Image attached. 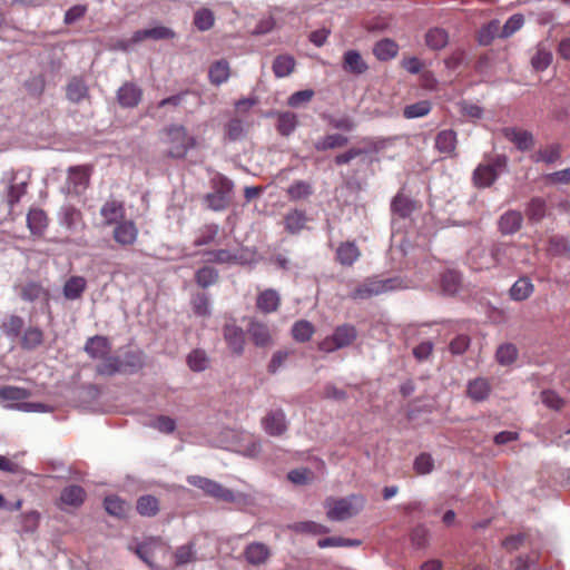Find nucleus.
<instances>
[{
    "instance_id": "nucleus-29",
    "label": "nucleus",
    "mask_w": 570,
    "mask_h": 570,
    "mask_svg": "<svg viewBox=\"0 0 570 570\" xmlns=\"http://www.w3.org/2000/svg\"><path fill=\"white\" fill-rule=\"evenodd\" d=\"M534 285L528 277L519 278L510 288L509 294L511 299L521 302L532 295Z\"/></svg>"
},
{
    "instance_id": "nucleus-54",
    "label": "nucleus",
    "mask_w": 570,
    "mask_h": 570,
    "mask_svg": "<svg viewBox=\"0 0 570 570\" xmlns=\"http://www.w3.org/2000/svg\"><path fill=\"white\" fill-rule=\"evenodd\" d=\"M431 111V104L428 100H421L415 104L409 105L403 110V116L406 119H414L426 116Z\"/></svg>"
},
{
    "instance_id": "nucleus-21",
    "label": "nucleus",
    "mask_w": 570,
    "mask_h": 570,
    "mask_svg": "<svg viewBox=\"0 0 570 570\" xmlns=\"http://www.w3.org/2000/svg\"><path fill=\"white\" fill-rule=\"evenodd\" d=\"M244 556L248 563L259 566L267 561L271 556V551L265 543L253 542L246 547Z\"/></svg>"
},
{
    "instance_id": "nucleus-1",
    "label": "nucleus",
    "mask_w": 570,
    "mask_h": 570,
    "mask_svg": "<svg viewBox=\"0 0 570 570\" xmlns=\"http://www.w3.org/2000/svg\"><path fill=\"white\" fill-rule=\"evenodd\" d=\"M412 287H414V285L402 276H391L386 278L381 276H373L356 285L355 288L351 292L350 297L355 301H364L373 296L389 294Z\"/></svg>"
},
{
    "instance_id": "nucleus-22",
    "label": "nucleus",
    "mask_w": 570,
    "mask_h": 570,
    "mask_svg": "<svg viewBox=\"0 0 570 570\" xmlns=\"http://www.w3.org/2000/svg\"><path fill=\"white\" fill-rule=\"evenodd\" d=\"M86 353L92 358H102L111 351L109 341L104 336H92L85 345Z\"/></svg>"
},
{
    "instance_id": "nucleus-62",
    "label": "nucleus",
    "mask_w": 570,
    "mask_h": 570,
    "mask_svg": "<svg viewBox=\"0 0 570 570\" xmlns=\"http://www.w3.org/2000/svg\"><path fill=\"white\" fill-rule=\"evenodd\" d=\"M559 157H560V148L558 145H551L543 149H540L533 156L534 161H537V163L542 161V163H547V164H552V163L557 161L559 159Z\"/></svg>"
},
{
    "instance_id": "nucleus-60",
    "label": "nucleus",
    "mask_w": 570,
    "mask_h": 570,
    "mask_svg": "<svg viewBox=\"0 0 570 570\" xmlns=\"http://www.w3.org/2000/svg\"><path fill=\"white\" fill-rule=\"evenodd\" d=\"M502 27L499 20L490 21L480 32V42L489 45L495 37H500Z\"/></svg>"
},
{
    "instance_id": "nucleus-31",
    "label": "nucleus",
    "mask_w": 570,
    "mask_h": 570,
    "mask_svg": "<svg viewBox=\"0 0 570 570\" xmlns=\"http://www.w3.org/2000/svg\"><path fill=\"white\" fill-rule=\"evenodd\" d=\"M448 42H449V35L442 28H438V27L432 28L425 35V45L431 50H441L448 45Z\"/></svg>"
},
{
    "instance_id": "nucleus-7",
    "label": "nucleus",
    "mask_w": 570,
    "mask_h": 570,
    "mask_svg": "<svg viewBox=\"0 0 570 570\" xmlns=\"http://www.w3.org/2000/svg\"><path fill=\"white\" fill-rule=\"evenodd\" d=\"M215 190L206 196V202L213 210L225 209L232 200L233 183L226 177L218 176L214 179Z\"/></svg>"
},
{
    "instance_id": "nucleus-34",
    "label": "nucleus",
    "mask_w": 570,
    "mask_h": 570,
    "mask_svg": "<svg viewBox=\"0 0 570 570\" xmlns=\"http://www.w3.org/2000/svg\"><path fill=\"white\" fill-rule=\"evenodd\" d=\"M210 82L219 86L226 82L230 76L229 65L226 60H218L214 62L208 72Z\"/></svg>"
},
{
    "instance_id": "nucleus-35",
    "label": "nucleus",
    "mask_w": 570,
    "mask_h": 570,
    "mask_svg": "<svg viewBox=\"0 0 570 570\" xmlns=\"http://www.w3.org/2000/svg\"><path fill=\"white\" fill-rule=\"evenodd\" d=\"M415 208V204L409 197L397 194L391 204L392 213L402 218L409 217Z\"/></svg>"
},
{
    "instance_id": "nucleus-53",
    "label": "nucleus",
    "mask_w": 570,
    "mask_h": 570,
    "mask_svg": "<svg viewBox=\"0 0 570 570\" xmlns=\"http://www.w3.org/2000/svg\"><path fill=\"white\" fill-rule=\"evenodd\" d=\"M43 342V333L38 327H29L22 335L21 345L26 350H35Z\"/></svg>"
},
{
    "instance_id": "nucleus-12",
    "label": "nucleus",
    "mask_w": 570,
    "mask_h": 570,
    "mask_svg": "<svg viewBox=\"0 0 570 570\" xmlns=\"http://www.w3.org/2000/svg\"><path fill=\"white\" fill-rule=\"evenodd\" d=\"M17 295L26 302H36L48 298V291L37 281L17 282L13 285Z\"/></svg>"
},
{
    "instance_id": "nucleus-14",
    "label": "nucleus",
    "mask_w": 570,
    "mask_h": 570,
    "mask_svg": "<svg viewBox=\"0 0 570 570\" xmlns=\"http://www.w3.org/2000/svg\"><path fill=\"white\" fill-rule=\"evenodd\" d=\"M112 236L119 245L130 246L137 240L138 228L132 220L122 219L115 226Z\"/></svg>"
},
{
    "instance_id": "nucleus-63",
    "label": "nucleus",
    "mask_w": 570,
    "mask_h": 570,
    "mask_svg": "<svg viewBox=\"0 0 570 570\" xmlns=\"http://www.w3.org/2000/svg\"><path fill=\"white\" fill-rule=\"evenodd\" d=\"M524 23V18L520 13H515L511 16L501 30V38H508L512 36L514 32H517Z\"/></svg>"
},
{
    "instance_id": "nucleus-11",
    "label": "nucleus",
    "mask_w": 570,
    "mask_h": 570,
    "mask_svg": "<svg viewBox=\"0 0 570 570\" xmlns=\"http://www.w3.org/2000/svg\"><path fill=\"white\" fill-rule=\"evenodd\" d=\"M468 262L471 268L475 271L490 269L495 267L492 246L485 247L482 245L471 248L468 254Z\"/></svg>"
},
{
    "instance_id": "nucleus-43",
    "label": "nucleus",
    "mask_w": 570,
    "mask_h": 570,
    "mask_svg": "<svg viewBox=\"0 0 570 570\" xmlns=\"http://www.w3.org/2000/svg\"><path fill=\"white\" fill-rule=\"evenodd\" d=\"M187 364L194 372H203L209 366V357L204 350L196 348L187 356Z\"/></svg>"
},
{
    "instance_id": "nucleus-64",
    "label": "nucleus",
    "mask_w": 570,
    "mask_h": 570,
    "mask_svg": "<svg viewBox=\"0 0 570 570\" xmlns=\"http://www.w3.org/2000/svg\"><path fill=\"white\" fill-rule=\"evenodd\" d=\"M29 396L26 389L17 386H3L0 389V397L7 401H22Z\"/></svg>"
},
{
    "instance_id": "nucleus-4",
    "label": "nucleus",
    "mask_w": 570,
    "mask_h": 570,
    "mask_svg": "<svg viewBox=\"0 0 570 570\" xmlns=\"http://www.w3.org/2000/svg\"><path fill=\"white\" fill-rule=\"evenodd\" d=\"M165 134V141L169 145L167 154L173 158H184L196 144L195 138L188 135L187 129L181 125L168 127Z\"/></svg>"
},
{
    "instance_id": "nucleus-20",
    "label": "nucleus",
    "mask_w": 570,
    "mask_h": 570,
    "mask_svg": "<svg viewBox=\"0 0 570 570\" xmlns=\"http://www.w3.org/2000/svg\"><path fill=\"white\" fill-rule=\"evenodd\" d=\"M224 337L233 353L240 355L244 352L245 337L240 327L233 323L226 324Z\"/></svg>"
},
{
    "instance_id": "nucleus-33",
    "label": "nucleus",
    "mask_w": 570,
    "mask_h": 570,
    "mask_svg": "<svg viewBox=\"0 0 570 570\" xmlns=\"http://www.w3.org/2000/svg\"><path fill=\"white\" fill-rule=\"evenodd\" d=\"M348 142V138L341 134H332L326 135L323 138H320L314 147L317 151H325L328 149H336L346 146Z\"/></svg>"
},
{
    "instance_id": "nucleus-13",
    "label": "nucleus",
    "mask_w": 570,
    "mask_h": 570,
    "mask_svg": "<svg viewBox=\"0 0 570 570\" xmlns=\"http://www.w3.org/2000/svg\"><path fill=\"white\" fill-rule=\"evenodd\" d=\"M102 224L106 226L117 225L125 219L126 209L121 202L116 199L107 200L99 210Z\"/></svg>"
},
{
    "instance_id": "nucleus-42",
    "label": "nucleus",
    "mask_w": 570,
    "mask_h": 570,
    "mask_svg": "<svg viewBox=\"0 0 570 570\" xmlns=\"http://www.w3.org/2000/svg\"><path fill=\"white\" fill-rule=\"evenodd\" d=\"M295 67V60L288 55H281L275 58L273 63V71L277 78L289 76Z\"/></svg>"
},
{
    "instance_id": "nucleus-26",
    "label": "nucleus",
    "mask_w": 570,
    "mask_h": 570,
    "mask_svg": "<svg viewBox=\"0 0 570 570\" xmlns=\"http://www.w3.org/2000/svg\"><path fill=\"white\" fill-rule=\"evenodd\" d=\"M308 222L306 214L299 209L288 212L284 218L285 229L291 234L301 233Z\"/></svg>"
},
{
    "instance_id": "nucleus-16",
    "label": "nucleus",
    "mask_w": 570,
    "mask_h": 570,
    "mask_svg": "<svg viewBox=\"0 0 570 570\" xmlns=\"http://www.w3.org/2000/svg\"><path fill=\"white\" fill-rule=\"evenodd\" d=\"M142 97V90L132 82H125L117 91L118 104L122 108L138 106Z\"/></svg>"
},
{
    "instance_id": "nucleus-28",
    "label": "nucleus",
    "mask_w": 570,
    "mask_h": 570,
    "mask_svg": "<svg viewBox=\"0 0 570 570\" xmlns=\"http://www.w3.org/2000/svg\"><path fill=\"white\" fill-rule=\"evenodd\" d=\"M207 262L217 264H243L244 259L238 253L229 249H217L206 252Z\"/></svg>"
},
{
    "instance_id": "nucleus-37",
    "label": "nucleus",
    "mask_w": 570,
    "mask_h": 570,
    "mask_svg": "<svg viewBox=\"0 0 570 570\" xmlns=\"http://www.w3.org/2000/svg\"><path fill=\"white\" fill-rule=\"evenodd\" d=\"M101 363L97 365V373L100 375L111 376L116 373H121L124 367L121 366V358L117 356H110L109 354L100 358Z\"/></svg>"
},
{
    "instance_id": "nucleus-59",
    "label": "nucleus",
    "mask_w": 570,
    "mask_h": 570,
    "mask_svg": "<svg viewBox=\"0 0 570 570\" xmlns=\"http://www.w3.org/2000/svg\"><path fill=\"white\" fill-rule=\"evenodd\" d=\"M191 306L195 315L208 317L212 313L209 298L205 294H196L191 299Z\"/></svg>"
},
{
    "instance_id": "nucleus-36",
    "label": "nucleus",
    "mask_w": 570,
    "mask_h": 570,
    "mask_svg": "<svg viewBox=\"0 0 570 570\" xmlns=\"http://www.w3.org/2000/svg\"><path fill=\"white\" fill-rule=\"evenodd\" d=\"M105 509L110 515L124 518L127 515L130 505L125 500L110 495L105 499Z\"/></svg>"
},
{
    "instance_id": "nucleus-23",
    "label": "nucleus",
    "mask_w": 570,
    "mask_h": 570,
    "mask_svg": "<svg viewBox=\"0 0 570 570\" xmlns=\"http://www.w3.org/2000/svg\"><path fill=\"white\" fill-rule=\"evenodd\" d=\"M466 393L475 402H482L491 393V384L485 377H476L468 383Z\"/></svg>"
},
{
    "instance_id": "nucleus-17",
    "label": "nucleus",
    "mask_w": 570,
    "mask_h": 570,
    "mask_svg": "<svg viewBox=\"0 0 570 570\" xmlns=\"http://www.w3.org/2000/svg\"><path fill=\"white\" fill-rule=\"evenodd\" d=\"M262 423L265 432L273 436L282 435L287 430L285 413L282 410L268 412Z\"/></svg>"
},
{
    "instance_id": "nucleus-6",
    "label": "nucleus",
    "mask_w": 570,
    "mask_h": 570,
    "mask_svg": "<svg viewBox=\"0 0 570 570\" xmlns=\"http://www.w3.org/2000/svg\"><path fill=\"white\" fill-rule=\"evenodd\" d=\"M2 181L6 185V202L12 208L26 194L28 176L24 173L8 171L3 174Z\"/></svg>"
},
{
    "instance_id": "nucleus-41",
    "label": "nucleus",
    "mask_w": 570,
    "mask_h": 570,
    "mask_svg": "<svg viewBox=\"0 0 570 570\" xmlns=\"http://www.w3.org/2000/svg\"><path fill=\"white\" fill-rule=\"evenodd\" d=\"M277 119V130L282 136L292 135L298 125L296 115L289 111L279 112Z\"/></svg>"
},
{
    "instance_id": "nucleus-38",
    "label": "nucleus",
    "mask_w": 570,
    "mask_h": 570,
    "mask_svg": "<svg viewBox=\"0 0 570 570\" xmlns=\"http://www.w3.org/2000/svg\"><path fill=\"white\" fill-rule=\"evenodd\" d=\"M360 256V250L353 243L341 244L336 250L337 261L342 265L351 266Z\"/></svg>"
},
{
    "instance_id": "nucleus-51",
    "label": "nucleus",
    "mask_w": 570,
    "mask_h": 570,
    "mask_svg": "<svg viewBox=\"0 0 570 570\" xmlns=\"http://www.w3.org/2000/svg\"><path fill=\"white\" fill-rule=\"evenodd\" d=\"M442 289L446 295L455 294L461 285V276L455 271H446L441 277Z\"/></svg>"
},
{
    "instance_id": "nucleus-24",
    "label": "nucleus",
    "mask_w": 570,
    "mask_h": 570,
    "mask_svg": "<svg viewBox=\"0 0 570 570\" xmlns=\"http://www.w3.org/2000/svg\"><path fill=\"white\" fill-rule=\"evenodd\" d=\"M523 217L520 212L509 210L499 220V229L504 235L517 233L522 226Z\"/></svg>"
},
{
    "instance_id": "nucleus-47",
    "label": "nucleus",
    "mask_w": 570,
    "mask_h": 570,
    "mask_svg": "<svg viewBox=\"0 0 570 570\" xmlns=\"http://www.w3.org/2000/svg\"><path fill=\"white\" fill-rule=\"evenodd\" d=\"M85 498V491L79 485H69L61 492V502L68 505H79L82 503Z\"/></svg>"
},
{
    "instance_id": "nucleus-27",
    "label": "nucleus",
    "mask_w": 570,
    "mask_h": 570,
    "mask_svg": "<svg viewBox=\"0 0 570 570\" xmlns=\"http://www.w3.org/2000/svg\"><path fill=\"white\" fill-rule=\"evenodd\" d=\"M87 287V281L82 276H71L63 285V296L69 301H76L81 297Z\"/></svg>"
},
{
    "instance_id": "nucleus-19",
    "label": "nucleus",
    "mask_w": 570,
    "mask_h": 570,
    "mask_svg": "<svg viewBox=\"0 0 570 570\" xmlns=\"http://www.w3.org/2000/svg\"><path fill=\"white\" fill-rule=\"evenodd\" d=\"M495 266H507L511 263L519 262L518 257L513 256V252L520 250L519 246L507 243H497L492 245Z\"/></svg>"
},
{
    "instance_id": "nucleus-32",
    "label": "nucleus",
    "mask_w": 570,
    "mask_h": 570,
    "mask_svg": "<svg viewBox=\"0 0 570 570\" xmlns=\"http://www.w3.org/2000/svg\"><path fill=\"white\" fill-rule=\"evenodd\" d=\"M248 334L257 346H265L271 342L269 328L259 322L253 321L248 326Z\"/></svg>"
},
{
    "instance_id": "nucleus-15",
    "label": "nucleus",
    "mask_w": 570,
    "mask_h": 570,
    "mask_svg": "<svg viewBox=\"0 0 570 570\" xmlns=\"http://www.w3.org/2000/svg\"><path fill=\"white\" fill-rule=\"evenodd\" d=\"M458 136L452 129H444L438 132L434 139L435 149L445 157H454L456 155Z\"/></svg>"
},
{
    "instance_id": "nucleus-44",
    "label": "nucleus",
    "mask_w": 570,
    "mask_h": 570,
    "mask_svg": "<svg viewBox=\"0 0 570 570\" xmlns=\"http://www.w3.org/2000/svg\"><path fill=\"white\" fill-rule=\"evenodd\" d=\"M286 193L291 200H302L313 194V187L305 180H296L287 188Z\"/></svg>"
},
{
    "instance_id": "nucleus-52",
    "label": "nucleus",
    "mask_w": 570,
    "mask_h": 570,
    "mask_svg": "<svg viewBox=\"0 0 570 570\" xmlns=\"http://www.w3.org/2000/svg\"><path fill=\"white\" fill-rule=\"evenodd\" d=\"M121 373H135L144 366V355L140 352H128L121 360Z\"/></svg>"
},
{
    "instance_id": "nucleus-58",
    "label": "nucleus",
    "mask_w": 570,
    "mask_h": 570,
    "mask_svg": "<svg viewBox=\"0 0 570 570\" xmlns=\"http://www.w3.org/2000/svg\"><path fill=\"white\" fill-rule=\"evenodd\" d=\"M546 203L541 198H533L527 207V216L531 222L538 223L546 216Z\"/></svg>"
},
{
    "instance_id": "nucleus-2",
    "label": "nucleus",
    "mask_w": 570,
    "mask_h": 570,
    "mask_svg": "<svg viewBox=\"0 0 570 570\" xmlns=\"http://www.w3.org/2000/svg\"><path fill=\"white\" fill-rule=\"evenodd\" d=\"M187 482L204 491L205 494L217 500L234 503L237 508H245L254 504V498L244 492L233 491L220 483L200 475H189Z\"/></svg>"
},
{
    "instance_id": "nucleus-8",
    "label": "nucleus",
    "mask_w": 570,
    "mask_h": 570,
    "mask_svg": "<svg viewBox=\"0 0 570 570\" xmlns=\"http://www.w3.org/2000/svg\"><path fill=\"white\" fill-rule=\"evenodd\" d=\"M175 37V32L164 26H157L149 29H141L134 32L131 38L124 39L119 42V47L122 50H130L132 47L146 39H154V40H160V39H171Z\"/></svg>"
},
{
    "instance_id": "nucleus-48",
    "label": "nucleus",
    "mask_w": 570,
    "mask_h": 570,
    "mask_svg": "<svg viewBox=\"0 0 570 570\" xmlns=\"http://www.w3.org/2000/svg\"><path fill=\"white\" fill-rule=\"evenodd\" d=\"M278 304L279 296L273 289H267L263 292L257 298V307L265 313L275 311Z\"/></svg>"
},
{
    "instance_id": "nucleus-10",
    "label": "nucleus",
    "mask_w": 570,
    "mask_h": 570,
    "mask_svg": "<svg viewBox=\"0 0 570 570\" xmlns=\"http://www.w3.org/2000/svg\"><path fill=\"white\" fill-rule=\"evenodd\" d=\"M505 166V158L498 157L493 163L479 165L473 173L478 187H489L498 178V169Z\"/></svg>"
},
{
    "instance_id": "nucleus-18",
    "label": "nucleus",
    "mask_w": 570,
    "mask_h": 570,
    "mask_svg": "<svg viewBox=\"0 0 570 570\" xmlns=\"http://www.w3.org/2000/svg\"><path fill=\"white\" fill-rule=\"evenodd\" d=\"M233 450L243 456L255 459L262 452V442L252 434H243L240 440L234 445Z\"/></svg>"
},
{
    "instance_id": "nucleus-30",
    "label": "nucleus",
    "mask_w": 570,
    "mask_h": 570,
    "mask_svg": "<svg viewBox=\"0 0 570 570\" xmlns=\"http://www.w3.org/2000/svg\"><path fill=\"white\" fill-rule=\"evenodd\" d=\"M504 136L521 150L529 149L533 144V136L525 130H518L515 128H505Z\"/></svg>"
},
{
    "instance_id": "nucleus-9",
    "label": "nucleus",
    "mask_w": 570,
    "mask_h": 570,
    "mask_svg": "<svg viewBox=\"0 0 570 570\" xmlns=\"http://www.w3.org/2000/svg\"><path fill=\"white\" fill-rule=\"evenodd\" d=\"M90 179V167L89 166H73L68 168L67 181L65 190L68 194L80 195L82 194Z\"/></svg>"
},
{
    "instance_id": "nucleus-5",
    "label": "nucleus",
    "mask_w": 570,
    "mask_h": 570,
    "mask_svg": "<svg viewBox=\"0 0 570 570\" xmlns=\"http://www.w3.org/2000/svg\"><path fill=\"white\" fill-rule=\"evenodd\" d=\"M357 337V331L353 325L343 324L337 326L333 334L320 342L318 347L322 352L332 353L334 351L350 346Z\"/></svg>"
},
{
    "instance_id": "nucleus-57",
    "label": "nucleus",
    "mask_w": 570,
    "mask_h": 570,
    "mask_svg": "<svg viewBox=\"0 0 570 570\" xmlns=\"http://www.w3.org/2000/svg\"><path fill=\"white\" fill-rule=\"evenodd\" d=\"M314 333V326L307 321H298L293 325V337L298 342H307Z\"/></svg>"
},
{
    "instance_id": "nucleus-25",
    "label": "nucleus",
    "mask_w": 570,
    "mask_h": 570,
    "mask_svg": "<svg viewBox=\"0 0 570 570\" xmlns=\"http://www.w3.org/2000/svg\"><path fill=\"white\" fill-rule=\"evenodd\" d=\"M27 226L32 235L41 236L48 226L46 213L38 208L30 209L27 215Z\"/></svg>"
},
{
    "instance_id": "nucleus-46",
    "label": "nucleus",
    "mask_w": 570,
    "mask_h": 570,
    "mask_svg": "<svg viewBox=\"0 0 570 570\" xmlns=\"http://www.w3.org/2000/svg\"><path fill=\"white\" fill-rule=\"evenodd\" d=\"M88 95V87L78 78H73L67 86V98L71 102H79Z\"/></svg>"
},
{
    "instance_id": "nucleus-49",
    "label": "nucleus",
    "mask_w": 570,
    "mask_h": 570,
    "mask_svg": "<svg viewBox=\"0 0 570 570\" xmlns=\"http://www.w3.org/2000/svg\"><path fill=\"white\" fill-rule=\"evenodd\" d=\"M215 23L214 12L208 8L198 9L194 14V24L199 31H207Z\"/></svg>"
},
{
    "instance_id": "nucleus-55",
    "label": "nucleus",
    "mask_w": 570,
    "mask_h": 570,
    "mask_svg": "<svg viewBox=\"0 0 570 570\" xmlns=\"http://www.w3.org/2000/svg\"><path fill=\"white\" fill-rule=\"evenodd\" d=\"M196 283L200 287H209L214 285L218 279V273L214 267L205 266L197 271L196 275Z\"/></svg>"
},
{
    "instance_id": "nucleus-3",
    "label": "nucleus",
    "mask_w": 570,
    "mask_h": 570,
    "mask_svg": "<svg viewBox=\"0 0 570 570\" xmlns=\"http://www.w3.org/2000/svg\"><path fill=\"white\" fill-rule=\"evenodd\" d=\"M366 503V499L361 494H352L346 498L326 501L327 517L332 521H343L361 512Z\"/></svg>"
},
{
    "instance_id": "nucleus-61",
    "label": "nucleus",
    "mask_w": 570,
    "mask_h": 570,
    "mask_svg": "<svg viewBox=\"0 0 570 570\" xmlns=\"http://www.w3.org/2000/svg\"><path fill=\"white\" fill-rule=\"evenodd\" d=\"M24 322L22 317L11 315L2 325L3 332L7 336L16 338L20 335Z\"/></svg>"
},
{
    "instance_id": "nucleus-45",
    "label": "nucleus",
    "mask_w": 570,
    "mask_h": 570,
    "mask_svg": "<svg viewBox=\"0 0 570 570\" xmlns=\"http://www.w3.org/2000/svg\"><path fill=\"white\" fill-rule=\"evenodd\" d=\"M344 68L353 73H363L367 69V65L357 51L350 50L344 55Z\"/></svg>"
},
{
    "instance_id": "nucleus-39",
    "label": "nucleus",
    "mask_w": 570,
    "mask_h": 570,
    "mask_svg": "<svg viewBox=\"0 0 570 570\" xmlns=\"http://www.w3.org/2000/svg\"><path fill=\"white\" fill-rule=\"evenodd\" d=\"M517 357L518 348L512 343H503L497 348L495 360L502 366L511 365Z\"/></svg>"
},
{
    "instance_id": "nucleus-40",
    "label": "nucleus",
    "mask_w": 570,
    "mask_h": 570,
    "mask_svg": "<svg viewBox=\"0 0 570 570\" xmlns=\"http://www.w3.org/2000/svg\"><path fill=\"white\" fill-rule=\"evenodd\" d=\"M136 508L142 517H155L159 512V501L154 495H142L137 500Z\"/></svg>"
},
{
    "instance_id": "nucleus-50",
    "label": "nucleus",
    "mask_w": 570,
    "mask_h": 570,
    "mask_svg": "<svg viewBox=\"0 0 570 570\" xmlns=\"http://www.w3.org/2000/svg\"><path fill=\"white\" fill-rule=\"evenodd\" d=\"M399 50L397 45L391 39L379 41L374 47V55L380 60H387L396 56Z\"/></svg>"
},
{
    "instance_id": "nucleus-56",
    "label": "nucleus",
    "mask_w": 570,
    "mask_h": 570,
    "mask_svg": "<svg viewBox=\"0 0 570 570\" xmlns=\"http://www.w3.org/2000/svg\"><path fill=\"white\" fill-rule=\"evenodd\" d=\"M219 226L216 224L206 225L199 229L198 235L195 239L196 246H204L213 243L217 237Z\"/></svg>"
}]
</instances>
